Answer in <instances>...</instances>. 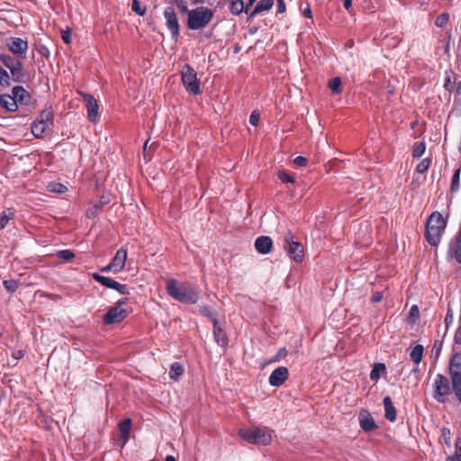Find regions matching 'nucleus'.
Here are the masks:
<instances>
[{"instance_id": "obj_9", "label": "nucleus", "mask_w": 461, "mask_h": 461, "mask_svg": "<svg viewBox=\"0 0 461 461\" xmlns=\"http://www.w3.org/2000/svg\"><path fill=\"white\" fill-rule=\"evenodd\" d=\"M294 234L288 231L284 237V247L289 257L300 263L304 258L303 247L301 242L294 241Z\"/></svg>"}, {"instance_id": "obj_19", "label": "nucleus", "mask_w": 461, "mask_h": 461, "mask_svg": "<svg viewBox=\"0 0 461 461\" xmlns=\"http://www.w3.org/2000/svg\"><path fill=\"white\" fill-rule=\"evenodd\" d=\"M255 249L260 254H268L273 248L272 239L268 236H260L255 240Z\"/></svg>"}, {"instance_id": "obj_3", "label": "nucleus", "mask_w": 461, "mask_h": 461, "mask_svg": "<svg viewBox=\"0 0 461 461\" xmlns=\"http://www.w3.org/2000/svg\"><path fill=\"white\" fill-rule=\"evenodd\" d=\"M447 226V221L438 212H433L426 222V239L431 246H437Z\"/></svg>"}, {"instance_id": "obj_16", "label": "nucleus", "mask_w": 461, "mask_h": 461, "mask_svg": "<svg viewBox=\"0 0 461 461\" xmlns=\"http://www.w3.org/2000/svg\"><path fill=\"white\" fill-rule=\"evenodd\" d=\"M358 420L360 428L366 432H370L377 429L374 418L367 410L363 409L359 411Z\"/></svg>"}, {"instance_id": "obj_43", "label": "nucleus", "mask_w": 461, "mask_h": 461, "mask_svg": "<svg viewBox=\"0 0 461 461\" xmlns=\"http://www.w3.org/2000/svg\"><path fill=\"white\" fill-rule=\"evenodd\" d=\"M5 288L11 293L15 292L19 288V282L14 279L4 281Z\"/></svg>"}, {"instance_id": "obj_2", "label": "nucleus", "mask_w": 461, "mask_h": 461, "mask_svg": "<svg viewBox=\"0 0 461 461\" xmlns=\"http://www.w3.org/2000/svg\"><path fill=\"white\" fill-rule=\"evenodd\" d=\"M166 290L169 296L184 303L194 304L199 299V294L194 288L185 285H178L177 281L173 278L167 280Z\"/></svg>"}, {"instance_id": "obj_4", "label": "nucleus", "mask_w": 461, "mask_h": 461, "mask_svg": "<svg viewBox=\"0 0 461 461\" xmlns=\"http://www.w3.org/2000/svg\"><path fill=\"white\" fill-rule=\"evenodd\" d=\"M272 430L267 428H248L240 429L239 435L250 444L267 446L272 442Z\"/></svg>"}, {"instance_id": "obj_57", "label": "nucleus", "mask_w": 461, "mask_h": 461, "mask_svg": "<svg viewBox=\"0 0 461 461\" xmlns=\"http://www.w3.org/2000/svg\"><path fill=\"white\" fill-rule=\"evenodd\" d=\"M452 321H453V314H452L451 311L448 310L446 314V317H445L446 326L448 327L449 324L452 322Z\"/></svg>"}, {"instance_id": "obj_18", "label": "nucleus", "mask_w": 461, "mask_h": 461, "mask_svg": "<svg viewBox=\"0 0 461 461\" xmlns=\"http://www.w3.org/2000/svg\"><path fill=\"white\" fill-rule=\"evenodd\" d=\"M13 95L15 99L16 104L27 105L31 103V94L22 86H15L12 90Z\"/></svg>"}, {"instance_id": "obj_53", "label": "nucleus", "mask_w": 461, "mask_h": 461, "mask_svg": "<svg viewBox=\"0 0 461 461\" xmlns=\"http://www.w3.org/2000/svg\"><path fill=\"white\" fill-rule=\"evenodd\" d=\"M384 298V294L382 292H375L372 297H371V302L373 303H377L379 302H381Z\"/></svg>"}, {"instance_id": "obj_33", "label": "nucleus", "mask_w": 461, "mask_h": 461, "mask_svg": "<svg viewBox=\"0 0 461 461\" xmlns=\"http://www.w3.org/2000/svg\"><path fill=\"white\" fill-rule=\"evenodd\" d=\"M184 373V367L183 366L178 363L175 362L171 365L170 370H169V377L173 380H177Z\"/></svg>"}, {"instance_id": "obj_8", "label": "nucleus", "mask_w": 461, "mask_h": 461, "mask_svg": "<svg viewBox=\"0 0 461 461\" xmlns=\"http://www.w3.org/2000/svg\"><path fill=\"white\" fill-rule=\"evenodd\" d=\"M129 303L128 298L120 299L116 304L110 308L108 312L104 316V322L107 325L119 323L122 321L127 316V310L122 308V305L127 304Z\"/></svg>"}, {"instance_id": "obj_34", "label": "nucleus", "mask_w": 461, "mask_h": 461, "mask_svg": "<svg viewBox=\"0 0 461 461\" xmlns=\"http://www.w3.org/2000/svg\"><path fill=\"white\" fill-rule=\"evenodd\" d=\"M426 150V144L424 141L415 142L412 146L411 155L414 158H420Z\"/></svg>"}, {"instance_id": "obj_41", "label": "nucleus", "mask_w": 461, "mask_h": 461, "mask_svg": "<svg viewBox=\"0 0 461 461\" xmlns=\"http://www.w3.org/2000/svg\"><path fill=\"white\" fill-rule=\"evenodd\" d=\"M431 164V158H423L416 167V171L420 174L426 172Z\"/></svg>"}, {"instance_id": "obj_47", "label": "nucleus", "mask_w": 461, "mask_h": 461, "mask_svg": "<svg viewBox=\"0 0 461 461\" xmlns=\"http://www.w3.org/2000/svg\"><path fill=\"white\" fill-rule=\"evenodd\" d=\"M457 345H461V320H460V324H459L458 328L456 329L455 335H454L453 350L456 349Z\"/></svg>"}, {"instance_id": "obj_40", "label": "nucleus", "mask_w": 461, "mask_h": 461, "mask_svg": "<svg viewBox=\"0 0 461 461\" xmlns=\"http://www.w3.org/2000/svg\"><path fill=\"white\" fill-rule=\"evenodd\" d=\"M0 85L4 87H8L11 86L10 74L3 68L0 70Z\"/></svg>"}, {"instance_id": "obj_30", "label": "nucleus", "mask_w": 461, "mask_h": 461, "mask_svg": "<svg viewBox=\"0 0 461 461\" xmlns=\"http://www.w3.org/2000/svg\"><path fill=\"white\" fill-rule=\"evenodd\" d=\"M15 217V210L14 208H7L0 214V226L4 229L9 222Z\"/></svg>"}, {"instance_id": "obj_61", "label": "nucleus", "mask_w": 461, "mask_h": 461, "mask_svg": "<svg viewBox=\"0 0 461 461\" xmlns=\"http://www.w3.org/2000/svg\"><path fill=\"white\" fill-rule=\"evenodd\" d=\"M201 312L203 315L210 317L212 320V318H215L214 316H212V314L211 313L210 309L208 307H203L201 310Z\"/></svg>"}, {"instance_id": "obj_27", "label": "nucleus", "mask_w": 461, "mask_h": 461, "mask_svg": "<svg viewBox=\"0 0 461 461\" xmlns=\"http://www.w3.org/2000/svg\"><path fill=\"white\" fill-rule=\"evenodd\" d=\"M386 373V366L384 363H375L373 366V368L370 372V379L372 381H378L381 377V375H384Z\"/></svg>"}, {"instance_id": "obj_24", "label": "nucleus", "mask_w": 461, "mask_h": 461, "mask_svg": "<svg viewBox=\"0 0 461 461\" xmlns=\"http://www.w3.org/2000/svg\"><path fill=\"white\" fill-rule=\"evenodd\" d=\"M384 416L385 419L391 422L395 421L397 416L396 408L393 406V401L390 396H385L384 398Z\"/></svg>"}, {"instance_id": "obj_25", "label": "nucleus", "mask_w": 461, "mask_h": 461, "mask_svg": "<svg viewBox=\"0 0 461 461\" xmlns=\"http://www.w3.org/2000/svg\"><path fill=\"white\" fill-rule=\"evenodd\" d=\"M0 107L5 108L8 112H15L18 109V104L12 95H0Z\"/></svg>"}, {"instance_id": "obj_17", "label": "nucleus", "mask_w": 461, "mask_h": 461, "mask_svg": "<svg viewBox=\"0 0 461 461\" xmlns=\"http://www.w3.org/2000/svg\"><path fill=\"white\" fill-rule=\"evenodd\" d=\"M131 419L127 418L121 421L118 424L119 430H120V437H119V442H121L122 447H124L125 444L128 442L131 431Z\"/></svg>"}, {"instance_id": "obj_7", "label": "nucleus", "mask_w": 461, "mask_h": 461, "mask_svg": "<svg viewBox=\"0 0 461 461\" xmlns=\"http://www.w3.org/2000/svg\"><path fill=\"white\" fill-rule=\"evenodd\" d=\"M182 82L185 90L191 95H199L201 93L200 82L197 78V73L189 65H185L182 70Z\"/></svg>"}, {"instance_id": "obj_51", "label": "nucleus", "mask_w": 461, "mask_h": 461, "mask_svg": "<svg viewBox=\"0 0 461 461\" xmlns=\"http://www.w3.org/2000/svg\"><path fill=\"white\" fill-rule=\"evenodd\" d=\"M442 346H443V341L436 340L433 345L432 352H435L436 356H438L440 354Z\"/></svg>"}, {"instance_id": "obj_54", "label": "nucleus", "mask_w": 461, "mask_h": 461, "mask_svg": "<svg viewBox=\"0 0 461 461\" xmlns=\"http://www.w3.org/2000/svg\"><path fill=\"white\" fill-rule=\"evenodd\" d=\"M285 12V3L284 0H277V13L283 14Z\"/></svg>"}, {"instance_id": "obj_23", "label": "nucleus", "mask_w": 461, "mask_h": 461, "mask_svg": "<svg viewBox=\"0 0 461 461\" xmlns=\"http://www.w3.org/2000/svg\"><path fill=\"white\" fill-rule=\"evenodd\" d=\"M447 369L449 376L453 375V373H461V352L453 350Z\"/></svg>"}, {"instance_id": "obj_55", "label": "nucleus", "mask_w": 461, "mask_h": 461, "mask_svg": "<svg viewBox=\"0 0 461 461\" xmlns=\"http://www.w3.org/2000/svg\"><path fill=\"white\" fill-rule=\"evenodd\" d=\"M444 86L447 90L448 91H451L453 86H454V84L451 82V78L450 77H447L446 80H445V84H444Z\"/></svg>"}, {"instance_id": "obj_46", "label": "nucleus", "mask_w": 461, "mask_h": 461, "mask_svg": "<svg viewBox=\"0 0 461 461\" xmlns=\"http://www.w3.org/2000/svg\"><path fill=\"white\" fill-rule=\"evenodd\" d=\"M440 438H442L444 442L449 447L451 439L450 429L447 428H442L440 430Z\"/></svg>"}, {"instance_id": "obj_21", "label": "nucleus", "mask_w": 461, "mask_h": 461, "mask_svg": "<svg viewBox=\"0 0 461 461\" xmlns=\"http://www.w3.org/2000/svg\"><path fill=\"white\" fill-rule=\"evenodd\" d=\"M126 260L127 250L124 248L119 249L111 260V263L115 268V273L121 272L124 268Z\"/></svg>"}, {"instance_id": "obj_63", "label": "nucleus", "mask_w": 461, "mask_h": 461, "mask_svg": "<svg viewBox=\"0 0 461 461\" xmlns=\"http://www.w3.org/2000/svg\"><path fill=\"white\" fill-rule=\"evenodd\" d=\"M13 357L15 358V359H20L23 357V351L21 350H18V351H15L13 353Z\"/></svg>"}, {"instance_id": "obj_31", "label": "nucleus", "mask_w": 461, "mask_h": 461, "mask_svg": "<svg viewBox=\"0 0 461 461\" xmlns=\"http://www.w3.org/2000/svg\"><path fill=\"white\" fill-rule=\"evenodd\" d=\"M423 346L422 345H416L410 353L411 359L418 366L420 361L422 360L423 357Z\"/></svg>"}, {"instance_id": "obj_37", "label": "nucleus", "mask_w": 461, "mask_h": 461, "mask_svg": "<svg viewBox=\"0 0 461 461\" xmlns=\"http://www.w3.org/2000/svg\"><path fill=\"white\" fill-rule=\"evenodd\" d=\"M56 256L58 257V258L61 260L70 261L76 257V254L69 249H62L59 250Z\"/></svg>"}, {"instance_id": "obj_29", "label": "nucleus", "mask_w": 461, "mask_h": 461, "mask_svg": "<svg viewBox=\"0 0 461 461\" xmlns=\"http://www.w3.org/2000/svg\"><path fill=\"white\" fill-rule=\"evenodd\" d=\"M23 59L17 58L16 56H11L8 54H0V61L9 70L15 66L19 61Z\"/></svg>"}, {"instance_id": "obj_20", "label": "nucleus", "mask_w": 461, "mask_h": 461, "mask_svg": "<svg viewBox=\"0 0 461 461\" xmlns=\"http://www.w3.org/2000/svg\"><path fill=\"white\" fill-rule=\"evenodd\" d=\"M213 323V337L216 343L224 348L228 345L229 339L226 332L221 328L219 325L218 320L216 318H212Z\"/></svg>"}, {"instance_id": "obj_52", "label": "nucleus", "mask_w": 461, "mask_h": 461, "mask_svg": "<svg viewBox=\"0 0 461 461\" xmlns=\"http://www.w3.org/2000/svg\"><path fill=\"white\" fill-rule=\"evenodd\" d=\"M176 5H177V6H178V8H179L181 13H186L188 14V12L191 11V10L188 9L186 4L184 1L176 0Z\"/></svg>"}, {"instance_id": "obj_22", "label": "nucleus", "mask_w": 461, "mask_h": 461, "mask_svg": "<svg viewBox=\"0 0 461 461\" xmlns=\"http://www.w3.org/2000/svg\"><path fill=\"white\" fill-rule=\"evenodd\" d=\"M12 78L16 83H25L29 78L24 70L23 60L19 61L15 66L10 69Z\"/></svg>"}, {"instance_id": "obj_42", "label": "nucleus", "mask_w": 461, "mask_h": 461, "mask_svg": "<svg viewBox=\"0 0 461 461\" xmlns=\"http://www.w3.org/2000/svg\"><path fill=\"white\" fill-rule=\"evenodd\" d=\"M449 21V15L447 13L439 14L435 20V25L438 28H443Z\"/></svg>"}, {"instance_id": "obj_49", "label": "nucleus", "mask_w": 461, "mask_h": 461, "mask_svg": "<svg viewBox=\"0 0 461 461\" xmlns=\"http://www.w3.org/2000/svg\"><path fill=\"white\" fill-rule=\"evenodd\" d=\"M294 164L298 167H305L307 165V158L302 156H298L294 160Z\"/></svg>"}, {"instance_id": "obj_38", "label": "nucleus", "mask_w": 461, "mask_h": 461, "mask_svg": "<svg viewBox=\"0 0 461 461\" xmlns=\"http://www.w3.org/2000/svg\"><path fill=\"white\" fill-rule=\"evenodd\" d=\"M131 10L140 16H144L147 12V8L145 6H141L139 0H132Z\"/></svg>"}, {"instance_id": "obj_5", "label": "nucleus", "mask_w": 461, "mask_h": 461, "mask_svg": "<svg viewBox=\"0 0 461 461\" xmlns=\"http://www.w3.org/2000/svg\"><path fill=\"white\" fill-rule=\"evenodd\" d=\"M212 12L206 7H197L188 12L187 27L190 30H201L212 21Z\"/></svg>"}, {"instance_id": "obj_32", "label": "nucleus", "mask_w": 461, "mask_h": 461, "mask_svg": "<svg viewBox=\"0 0 461 461\" xmlns=\"http://www.w3.org/2000/svg\"><path fill=\"white\" fill-rule=\"evenodd\" d=\"M452 257L458 262L461 263V227L456 236V241L453 246Z\"/></svg>"}, {"instance_id": "obj_62", "label": "nucleus", "mask_w": 461, "mask_h": 461, "mask_svg": "<svg viewBox=\"0 0 461 461\" xmlns=\"http://www.w3.org/2000/svg\"><path fill=\"white\" fill-rule=\"evenodd\" d=\"M343 5L346 10L350 11L352 7V0H344Z\"/></svg>"}, {"instance_id": "obj_60", "label": "nucleus", "mask_w": 461, "mask_h": 461, "mask_svg": "<svg viewBox=\"0 0 461 461\" xmlns=\"http://www.w3.org/2000/svg\"><path fill=\"white\" fill-rule=\"evenodd\" d=\"M455 453H461V438H457L455 443Z\"/></svg>"}, {"instance_id": "obj_64", "label": "nucleus", "mask_w": 461, "mask_h": 461, "mask_svg": "<svg viewBox=\"0 0 461 461\" xmlns=\"http://www.w3.org/2000/svg\"><path fill=\"white\" fill-rule=\"evenodd\" d=\"M303 15L306 17V18H312V11L310 8H307L303 11Z\"/></svg>"}, {"instance_id": "obj_44", "label": "nucleus", "mask_w": 461, "mask_h": 461, "mask_svg": "<svg viewBox=\"0 0 461 461\" xmlns=\"http://www.w3.org/2000/svg\"><path fill=\"white\" fill-rule=\"evenodd\" d=\"M278 179L283 183H294V177L285 171H279L277 173Z\"/></svg>"}, {"instance_id": "obj_26", "label": "nucleus", "mask_w": 461, "mask_h": 461, "mask_svg": "<svg viewBox=\"0 0 461 461\" xmlns=\"http://www.w3.org/2000/svg\"><path fill=\"white\" fill-rule=\"evenodd\" d=\"M274 5V0H260L254 10L250 14V17H254L258 14L270 10Z\"/></svg>"}, {"instance_id": "obj_13", "label": "nucleus", "mask_w": 461, "mask_h": 461, "mask_svg": "<svg viewBox=\"0 0 461 461\" xmlns=\"http://www.w3.org/2000/svg\"><path fill=\"white\" fill-rule=\"evenodd\" d=\"M81 96L86 103V107L87 109V117L90 122H96L99 117L98 113V104L97 100L94 97V95L86 93H80Z\"/></svg>"}, {"instance_id": "obj_1", "label": "nucleus", "mask_w": 461, "mask_h": 461, "mask_svg": "<svg viewBox=\"0 0 461 461\" xmlns=\"http://www.w3.org/2000/svg\"><path fill=\"white\" fill-rule=\"evenodd\" d=\"M452 393L461 404V373H453L449 378L438 374L433 383V398L439 403H445Z\"/></svg>"}, {"instance_id": "obj_10", "label": "nucleus", "mask_w": 461, "mask_h": 461, "mask_svg": "<svg viewBox=\"0 0 461 461\" xmlns=\"http://www.w3.org/2000/svg\"><path fill=\"white\" fill-rule=\"evenodd\" d=\"M92 277L94 278V280H95L101 285H103L106 288L114 289V290L118 291L121 294H123V295L130 294V289L127 286V285L120 284L119 282L115 281L114 279H113L111 277L104 276L98 273H93Z\"/></svg>"}, {"instance_id": "obj_56", "label": "nucleus", "mask_w": 461, "mask_h": 461, "mask_svg": "<svg viewBox=\"0 0 461 461\" xmlns=\"http://www.w3.org/2000/svg\"><path fill=\"white\" fill-rule=\"evenodd\" d=\"M410 316L411 318H418V316H419L418 306H416V305L411 306V308L410 310Z\"/></svg>"}, {"instance_id": "obj_36", "label": "nucleus", "mask_w": 461, "mask_h": 461, "mask_svg": "<svg viewBox=\"0 0 461 461\" xmlns=\"http://www.w3.org/2000/svg\"><path fill=\"white\" fill-rule=\"evenodd\" d=\"M67 189V186L61 183L52 182L48 185V190L51 193L63 194Z\"/></svg>"}, {"instance_id": "obj_48", "label": "nucleus", "mask_w": 461, "mask_h": 461, "mask_svg": "<svg viewBox=\"0 0 461 461\" xmlns=\"http://www.w3.org/2000/svg\"><path fill=\"white\" fill-rule=\"evenodd\" d=\"M260 115L256 111L252 112V113L249 116V122L253 126H257L259 122Z\"/></svg>"}, {"instance_id": "obj_58", "label": "nucleus", "mask_w": 461, "mask_h": 461, "mask_svg": "<svg viewBox=\"0 0 461 461\" xmlns=\"http://www.w3.org/2000/svg\"><path fill=\"white\" fill-rule=\"evenodd\" d=\"M447 461H461V452L454 453L453 456H451L447 458Z\"/></svg>"}, {"instance_id": "obj_35", "label": "nucleus", "mask_w": 461, "mask_h": 461, "mask_svg": "<svg viewBox=\"0 0 461 461\" xmlns=\"http://www.w3.org/2000/svg\"><path fill=\"white\" fill-rule=\"evenodd\" d=\"M329 87L332 91L333 94H340L342 92L341 88V79L339 77H333L329 81Z\"/></svg>"}, {"instance_id": "obj_28", "label": "nucleus", "mask_w": 461, "mask_h": 461, "mask_svg": "<svg viewBox=\"0 0 461 461\" xmlns=\"http://www.w3.org/2000/svg\"><path fill=\"white\" fill-rule=\"evenodd\" d=\"M249 7H248V5L245 8L244 2L242 0H231V2L230 4V11L234 15H239L243 11L248 13L249 12Z\"/></svg>"}, {"instance_id": "obj_12", "label": "nucleus", "mask_w": 461, "mask_h": 461, "mask_svg": "<svg viewBox=\"0 0 461 461\" xmlns=\"http://www.w3.org/2000/svg\"><path fill=\"white\" fill-rule=\"evenodd\" d=\"M164 17L166 19L167 27L171 32L172 38H177L179 35L180 26L175 10L172 7H167L164 10Z\"/></svg>"}, {"instance_id": "obj_6", "label": "nucleus", "mask_w": 461, "mask_h": 461, "mask_svg": "<svg viewBox=\"0 0 461 461\" xmlns=\"http://www.w3.org/2000/svg\"><path fill=\"white\" fill-rule=\"evenodd\" d=\"M53 111L51 108L43 110L32 125V132L36 138H41L53 126Z\"/></svg>"}, {"instance_id": "obj_50", "label": "nucleus", "mask_w": 461, "mask_h": 461, "mask_svg": "<svg viewBox=\"0 0 461 461\" xmlns=\"http://www.w3.org/2000/svg\"><path fill=\"white\" fill-rule=\"evenodd\" d=\"M61 38L63 41L67 44H69L71 41V32L69 30L62 31L61 32Z\"/></svg>"}, {"instance_id": "obj_11", "label": "nucleus", "mask_w": 461, "mask_h": 461, "mask_svg": "<svg viewBox=\"0 0 461 461\" xmlns=\"http://www.w3.org/2000/svg\"><path fill=\"white\" fill-rule=\"evenodd\" d=\"M6 48L17 58L24 59L27 56L29 45L22 38L11 37L6 41Z\"/></svg>"}, {"instance_id": "obj_45", "label": "nucleus", "mask_w": 461, "mask_h": 461, "mask_svg": "<svg viewBox=\"0 0 461 461\" xmlns=\"http://www.w3.org/2000/svg\"><path fill=\"white\" fill-rule=\"evenodd\" d=\"M288 354V351L285 348H281L276 356L269 361V363H276L280 361L282 358H285Z\"/></svg>"}, {"instance_id": "obj_14", "label": "nucleus", "mask_w": 461, "mask_h": 461, "mask_svg": "<svg viewBox=\"0 0 461 461\" xmlns=\"http://www.w3.org/2000/svg\"><path fill=\"white\" fill-rule=\"evenodd\" d=\"M110 203L108 195H102L98 201L91 203L90 206L86 212V216L88 219H95L102 212L104 205Z\"/></svg>"}, {"instance_id": "obj_15", "label": "nucleus", "mask_w": 461, "mask_h": 461, "mask_svg": "<svg viewBox=\"0 0 461 461\" xmlns=\"http://www.w3.org/2000/svg\"><path fill=\"white\" fill-rule=\"evenodd\" d=\"M288 369L285 366H279L271 373L268 382L272 386L278 387L288 379Z\"/></svg>"}, {"instance_id": "obj_59", "label": "nucleus", "mask_w": 461, "mask_h": 461, "mask_svg": "<svg viewBox=\"0 0 461 461\" xmlns=\"http://www.w3.org/2000/svg\"><path fill=\"white\" fill-rule=\"evenodd\" d=\"M101 271L102 272H109V271H113L115 273V268L113 266V264L110 262L106 267H104L101 268Z\"/></svg>"}, {"instance_id": "obj_39", "label": "nucleus", "mask_w": 461, "mask_h": 461, "mask_svg": "<svg viewBox=\"0 0 461 461\" xmlns=\"http://www.w3.org/2000/svg\"><path fill=\"white\" fill-rule=\"evenodd\" d=\"M460 171L461 168H457L456 170H455L453 174L450 186V190L453 193L456 192L459 189Z\"/></svg>"}]
</instances>
